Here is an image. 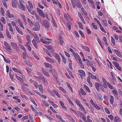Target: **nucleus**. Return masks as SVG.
<instances>
[{"instance_id":"1","label":"nucleus","mask_w":122,"mask_h":122,"mask_svg":"<svg viewBox=\"0 0 122 122\" xmlns=\"http://www.w3.org/2000/svg\"><path fill=\"white\" fill-rule=\"evenodd\" d=\"M41 23L43 26L46 28H48L49 27L50 24L49 22L47 20H44L41 22Z\"/></svg>"},{"instance_id":"2","label":"nucleus","mask_w":122,"mask_h":122,"mask_svg":"<svg viewBox=\"0 0 122 122\" xmlns=\"http://www.w3.org/2000/svg\"><path fill=\"white\" fill-rule=\"evenodd\" d=\"M40 29L39 23L38 22H36L35 24V27H33V30L35 31H39Z\"/></svg>"},{"instance_id":"3","label":"nucleus","mask_w":122,"mask_h":122,"mask_svg":"<svg viewBox=\"0 0 122 122\" xmlns=\"http://www.w3.org/2000/svg\"><path fill=\"white\" fill-rule=\"evenodd\" d=\"M22 1H23L22 0L21 1H19L20 5H18V7L20 10L23 11H25V7L23 5Z\"/></svg>"},{"instance_id":"4","label":"nucleus","mask_w":122,"mask_h":122,"mask_svg":"<svg viewBox=\"0 0 122 122\" xmlns=\"http://www.w3.org/2000/svg\"><path fill=\"white\" fill-rule=\"evenodd\" d=\"M112 63L117 69L120 71L121 70V68L119 66V63L114 61H113Z\"/></svg>"},{"instance_id":"5","label":"nucleus","mask_w":122,"mask_h":122,"mask_svg":"<svg viewBox=\"0 0 122 122\" xmlns=\"http://www.w3.org/2000/svg\"><path fill=\"white\" fill-rule=\"evenodd\" d=\"M42 70L43 73L46 76L50 77V75L47 71L45 70L44 68H42Z\"/></svg>"},{"instance_id":"6","label":"nucleus","mask_w":122,"mask_h":122,"mask_svg":"<svg viewBox=\"0 0 122 122\" xmlns=\"http://www.w3.org/2000/svg\"><path fill=\"white\" fill-rule=\"evenodd\" d=\"M55 54V57L58 60V61L59 64H60L61 60L60 59V55L56 53Z\"/></svg>"},{"instance_id":"7","label":"nucleus","mask_w":122,"mask_h":122,"mask_svg":"<svg viewBox=\"0 0 122 122\" xmlns=\"http://www.w3.org/2000/svg\"><path fill=\"white\" fill-rule=\"evenodd\" d=\"M114 51L117 56L121 58L122 57V56L119 51L116 49H114Z\"/></svg>"},{"instance_id":"8","label":"nucleus","mask_w":122,"mask_h":122,"mask_svg":"<svg viewBox=\"0 0 122 122\" xmlns=\"http://www.w3.org/2000/svg\"><path fill=\"white\" fill-rule=\"evenodd\" d=\"M87 73L88 74L89 76L92 79H96V76L93 75L92 73L88 72Z\"/></svg>"},{"instance_id":"9","label":"nucleus","mask_w":122,"mask_h":122,"mask_svg":"<svg viewBox=\"0 0 122 122\" xmlns=\"http://www.w3.org/2000/svg\"><path fill=\"white\" fill-rule=\"evenodd\" d=\"M6 15L10 18H11L14 17V15L13 14L10 13V11L8 10L6 13Z\"/></svg>"},{"instance_id":"10","label":"nucleus","mask_w":122,"mask_h":122,"mask_svg":"<svg viewBox=\"0 0 122 122\" xmlns=\"http://www.w3.org/2000/svg\"><path fill=\"white\" fill-rule=\"evenodd\" d=\"M46 59L49 62L51 63H54V61L48 57H46Z\"/></svg>"},{"instance_id":"11","label":"nucleus","mask_w":122,"mask_h":122,"mask_svg":"<svg viewBox=\"0 0 122 122\" xmlns=\"http://www.w3.org/2000/svg\"><path fill=\"white\" fill-rule=\"evenodd\" d=\"M77 5L76 6L78 8H81L82 7L81 4L79 0H76Z\"/></svg>"},{"instance_id":"12","label":"nucleus","mask_w":122,"mask_h":122,"mask_svg":"<svg viewBox=\"0 0 122 122\" xmlns=\"http://www.w3.org/2000/svg\"><path fill=\"white\" fill-rule=\"evenodd\" d=\"M44 64L45 66L46 67L48 68H52V66L50 64L46 63L44 62Z\"/></svg>"},{"instance_id":"13","label":"nucleus","mask_w":122,"mask_h":122,"mask_svg":"<svg viewBox=\"0 0 122 122\" xmlns=\"http://www.w3.org/2000/svg\"><path fill=\"white\" fill-rule=\"evenodd\" d=\"M18 22L20 26L23 29H25L22 23L19 19L18 20Z\"/></svg>"},{"instance_id":"14","label":"nucleus","mask_w":122,"mask_h":122,"mask_svg":"<svg viewBox=\"0 0 122 122\" xmlns=\"http://www.w3.org/2000/svg\"><path fill=\"white\" fill-rule=\"evenodd\" d=\"M121 120L118 117L116 116L115 117L114 121L115 122H120Z\"/></svg>"},{"instance_id":"15","label":"nucleus","mask_w":122,"mask_h":122,"mask_svg":"<svg viewBox=\"0 0 122 122\" xmlns=\"http://www.w3.org/2000/svg\"><path fill=\"white\" fill-rule=\"evenodd\" d=\"M33 8L32 5V6H27L26 8L27 9L28 11L29 12H30Z\"/></svg>"},{"instance_id":"16","label":"nucleus","mask_w":122,"mask_h":122,"mask_svg":"<svg viewBox=\"0 0 122 122\" xmlns=\"http://www.w3.org/2000/svg\"><path fill=\"white\" fill-rule=\"evenodd\" d=\"M34 38L35 39L36 42L37 43H39L40 42V41L39 38L36 35H35L34 36Z\"/></svg>"},{"instance_id":"17","label":"nucleus","mask_w":122,"mask_h":122,"mask_svg":"<svg viewBox=\"0 0 122 122\" xmlns=\"http://www.w3.org/2000/svg\"><path fill=\"white\" fill-rule=\"evenodd\" d=\"M39 88L41 93L42 94L43 93V89L42 85H39Z\"/></svg>"},{"instance_id":"18","label":"nucleus","mask_w":122,"mask_h":122,"mask_svg":"<svg viewBox=\"0 0 122 122\" xmlns=\"http://www.w3.org/2000/svg\"><path fill=\"white\" fill-rule=\"evenodd\" d=\"M35 16L37 20L38 21L41 22V19L40 16H39L37 14H35Z\"/></svg>"},{"instance_id":"19","label":"nucleus","mask_w":122,"mask_h":122,"mask_svg":"<svg viewBox=\"0 0 122 122\" xmlns=\"http://www.w3.org/2000/svg\"><path fill=\"white\" fill-rule=\"evenodd\" d=\"M17 1H12V5L13 7L15 8L17 6Z\"/></svg>"},{"instance_id":"20","label":"nucleus","mask_w":122,"mask_h":122,"mask_svg":"<svg viewBox=\"0 0 122 122\" xmlns=\"http://www.w3.org/2000/svg\"><path fill=\"white\" fill-rule=\"evenodd\" d=\"M64 17L67 20H68L70 17V16L69 15L68 13L67 14L65 13L64 15Z\"/></svg>"},{"instance_id":"21","label":"nucleus","mask_w":122,"mask_h":122,"mask_svg":"<svg viewBox=\"0 0 122 122\" xmlns=\"http://www.w3.org/2000/svg\"><path fill=\"white\" fill-rule=\"evenodd\" d=\"M95 86L96 89L99 92V87L100 86L99 84L98 83L96 82L95 83Z\"/></svg>"},{"instance_id":"22","label":"nucleus","mask_w":122,"mask_h":122,"mask_svg":"<svg viewBox=\"0 0 122 122\" xmlns=\"http://www.w3.org/2000/svg\"><path fill=\"white\" fill-rule=\"evenodd\" d=\"M6 49V50L10 52H11L12 51V50L10 46V45H8L5 47Z\"/></svg>"},{"instance_id":"23","label":"nucleus","mask_w":122,"mask_h":122,"mask_svg":"<svg viewBox=\"0 0 122 122\" xmlns=\"http://www.w3.org/2000/svg\"><path fill=\"white\" fill-rule=\"evenodd\" d=\"M86 61H87L88 62L87 63V66H92L93 65L91 61H89L88 60L86 59Z\"/></svg>"},{"instance_id":"24","label":"nucleus","mask_w":122,"mask_h":122,"mask_svg":"<svg viewBox=\"0 0 122 122\" xmlns=\"http://www.w3.org/2000/svg\"><path fill=\"white\" fill-rule=\"evenodd\" d=\"M15 29L16 30L18 31V32L21 35H23V33L22 31L20 30L19 29L18 27H17V26H15Z\"/></svg>"},{"instance_id":"25","label":"nucleus","mask_w":122,"mask_h":122,"mask_svg":"<svg viewBox=\"0 0 122 122\" xmlns=\"http://www.w3.org/2000/svg\"><path fill=\"white\" fill-rule=\"evenodd\" d=\"M110 102L111 104L112 105L113 104V103L114 101V97L112 96L111 95L110 96Z\"/></svg>"},{"instance_id":"26","label":"nucleus","mask_w":122,"mask_h":122,"mask_svg":"<svg viewBox=\"0 0 122 122\" xmlns=\"http://www.w3.org/2000/svg\"><path fill=\"white\" fill-rule=\"evenodd\" d=\"M11 45L12 46L15 48H17L18 47L17 45L15 43L11 42Z\"/></svg>"},{"instance_id":"27","label":"nucleus","mask_w":122,"mask_h":122,"mask_svg":"<svg viewBox=\"0 0 122 122\" xmlns=\"http://www.w3.org/2000/svg\"><path fill=\"white\" fill-rule=\"evenodd\" d=\"M6 35L7 37L9 39H11V36L10 34V33L9 31L7 30H6Z\"/></svg>"},{"instance_id":"28","label":"nucleus","mask_w":122,"mask_h":122,"mask_svg":"<svg viewBox=\"0 0 122 122\" xmlns=\"http://www.w3.org/2000/svg\"><path fill=\"white\" fill-rule=\"evenodd\" d=\"M83 85L84 88L87 92L89 93H90L91 92V91H90L89 88L87 86L84 84Z\"/></svg>"},{"instance_id":"29","label":"nucleus","mask_w":122,"mask_h":122,"mask_svg":"<svg viewBox=\"0 0 122 122\" xmlns=\"http://www.w3.org/2000/svg\"><path fill=\"white\" fill-rule=\"evenodd\" d=\"M8 0H2V1L4 6L6 8H7V5L6 2Z\"/></svg>"},{"instance_id":"30","label":"nucleus","mask_w":122,"mask_h":122,"mask_svg":"<svg viewBox=\"0 0 122 122\" xmlns=\"http://www.w3.org/2000/svg\"><path fill=\"white\" fill-rule=\"evenodd\" d=\"M78 71L82 75L84 76H85L86 75L84 71L83 70H78Z\"/></svg>"},{"instance_id":"31","label":"nucleus","mask_w":122,"mask_h":122,"mask_svg":"<svg viewBox=\"0 0 122 122\" xmlns=\"http://www.w3.org/2000/svg\"><path fill=\"white\" fill-rule=\"evenodd\" d=\"M66 96H67V99L68 101L69 102V103L71 104L73 106L74 104L72 102L71 100L69 98V97H68L66 95Z\"/></svg>"},{"instance_id":"32","label":"nucleus","mask_w":122,"mask_h":122,"mask_svg":"<svg viewBox=\"0 0 122 122\" xmlns=\"http://www.w3.org/2000/svg\"><path fill=\"white\" fill-rule=\"evenodd\" d=\"M112 92L113 93L114 96L116 97V96H117L118 95V93L116 90L115 89L114 90H113Z\"/></svg>"},{"instance_id":"33","label":"nucleus","mask_w":122,"mask_h":122,"mask_svg":"<svg viewBox=\"0 0 122 122\" xmlns=\"http://www.w3.org/2000/svg\"><path fill=\"white\" fill-rule=\"evenodd\" d=\"M78 24L79 25V28L83 30V28L82 23L81 22H78Z\"/></svg>"},{"instance_id":"34","label":"nucleus","mask_w":122,"mask_h":122,"mask_svg":"<svg viewBox=\"0 0 122 122\" xmlns=\"http://www.w3.org/2000/svg\"><path fill=\"white\" fill-rule=\"evenodd\" d=\"M32 43L35 47L36 48H37V44L36 43V41L35 40L33 39L32 41Z\"/></svg>"},{"instance_id":"35","label":"nucleus","mask_w":122,"mask_h":122,"mask_svg":"<svg viewBox=\"0 0 122 122\" xmlns=\"http://www.w3.org/2000/svg\"><path fill=\"white\" fill-rule=\"evenodd\" d=\"M80 92L81 94L83 95H86V94L85 92L84 91L83 89L82 88L80 89Z\"/></svg>"},{"instance_id":"36","label":"nucleus","mask_w":122,"mask_h":122,"mask_svg":"<svg viewBox=\"0 0 122 122\" xmlns=\"http://www.w3.org/2000/svg\"><path fill=\"white\" fill-rule=\"evenodd\" d=\"M82 46L83 48L85 49L86 51H87L89 52L90 51V49L88 47L84 46Z\"/></svg>"},{"instance_id":"37","label":"nucleus","mask_w":122,"mask_h":122,"mask_svg":"<svg viewBox=\"0 0 122 122\" xmlns=\"http://www.w3.org/2000/svg\"><path fill=\"white\" fill-rule=\"evenodd\" d=\"M107 84L109 88L110 89H113V88L112 86L111 85L110 83L108 82H107Z\"/></svg>"},{"instance_id":"38","label":"nucleus","mask_w":122,"mask_h":122,"mask_svg":"<svg viewBox=\"0 0 122 122\" xmlns=\"http://www.w3.org/2000/svg\"><path fill=\"white\" fill-rule=\"evenodd\" d=\"M59 39L60 41V45H62V43H63V41L61 37V36H60L59 38Z\"/></svg>"},{"instance_id":"39","label":"nucleus","mask_w":122,"mask_h":122,"mask_svg":"<svg viewBox=\"0 0 122 122\" xmlns=\"http://www.w3.org/2000/svg\"><path fill=\"white\" fill-rule=\"evenodd\" d=\"M1 20L4 24H6V22L5 20L3 17H2L1 18Z\"/></svg>"},{"instance_id":"40","label":"nucleus","mask_w":122,"mask_h":122,"mask_svg":"<svg viewBox=\"0 0 122 122\" xmlns=\"http://www.w3.org/2000/svg\"><path fill=\"white\" fill-rule=\"evenodd\" d=\"M25 37L28 41H31V38L30 36L28 35H26L25 36Z\"/></svg>"},{"instance_id":"41","label":"nucleus","mask_w":122,"mask_h":122,"mask_svg":"<svg viewBox=\"0 0 122 122\" xmlns=\"http://www.w3.org/2000/svg\"><path fill=\"white\" fill-rule=\"evenodd\" d=\"M59 103L62 106L63 108H66V107L65 106H64V104L63 102L62 101H60Z\"/></svg>"},{"instance_id":"42","label":"nucleus","mask_w":122,"mask_h":122,"mask_svg":"<svg viewBox=\"0 0 122 122\" xmlns=\"http://www.w3.org/2000/svg\"><path fill=\"white\" fill-rule=\"evenodd\" d=\"M67 86L69 88V89L71 91L72 93L73 92V91L72 90V88L71 87L70 85L68 83H67Z\"/></svg>"},{"instance_id":"43","label":"nucleus","mask_w":122,"mask_h":122,"mask_svg":"<svg viewBox=\"0 0 122 122\" xmlns=\"http://www.w3.org/2000/svg\"><path fill=\"white\" fill-rule=\"evenodd\" d=\"M50 72L53 74L54 73H56V71L54 69H52L50 70Z\"/></svg>"},{"instance_id":"44","label":"nucleus","mask_w":122,"mask_h":122,"mask_svg":"<svg viewBox=\"0 0 122 122\" xmlns=\"http://www.w3.org/2000/svg\"><path fill=\"white\" fill-rule=\"evenodd\" d=\"M36 10L38 12L39 15L43 12L41 10L38 8H36Z\"/></svg>"},{"instance_id":"45","label":"nucleus","mask_w":122,"mask_h":122,"mask_svg":"<svg viewBox=\"0 0 122 122\" xmlns=\"http://www.w3.org/2000/svg\"><path fill=\"white\" fill-rule=\"evenodd\" d=\"M81 114H82L81 115L82 116V119L84 120V121H85V122H86V117L84 115L83 113H81Z\"/></svg>"},{"instance_id":"46","label":"nucleus","mask_w":122,"mask_h":122,"mask_svg":"<svg viewBox=\"0 0 122 122\" xmlns=\"http://www.w3.org/2000/svg\"><path fill=\"white\" fill-rule=\"evenodd\" d=\"M104 110L108 114H110V112L107 108H104Z\"/></svg>"},{"instance_id":"47","label":"nucleus","mask_w":122,"mask_h":122,"mask_svg":"<svg viewBox=\"0 0 122 122\" xmlns=\"http://www.w3.org/2000/svg\"><path fill=\"white\" fill-rule=\"evenodd\" d=\"M79 32L80 34L81 35L82 37L83 38H85V36L84 34L82 33V31L81 30H79Z\"/></svg>"},{"instance_id":"48","label":"nucleus","mask_w":122,"mask_h":122,"mask_svg":"<svg viewBox=\"0 0 122 122\" xmlns=\"http://www.w3.org/2000/svg\"><path fill=\"white\" fill-rule=\"evenodd\" d=\"M111 42L114 45H115V40L113 38L112 36H111Z\"/></svg>"},{"instance_id":"49","label":"nucleus","mask_w":122,"mask_h":122,"mask_svg":"<svg viewBox=\"0 0 122 122\" xmlns=\"http://www.w3.org/2000/svg\"><path fill=\"white\" fill-rule=\"evenodd\" d=\"M75 101L76 102V104L78 105L79 106L80 104H81V102H80L79 101L78 99H76V100Z\"/></svg>"},{"instance_id":"50","label":"nucleus","mask_w":122,"mask_h":122,"mask_svg":"<svg viewBox=\"0 0 122 122\" xmlns=\"http://www.w3.org/2000/svg\"><path fill=\"white\" fill-rule=\"evenodd\" d=\"M1 14L2 15L4 16V14L5 13V11L3 9V8L2 7L1 8Z\"/></svg>"},{"instance_id":"51","label":"nucleus","mask_w":122,"mask_h":122,"mask_svg":"<svg viewBox=\"0 0 122 122\" xmlns=\"http://www.w3.org/2000/svg\"><path fill=\"white\" fill-rule=\"evenodd\" d=\"M52 21L54 25L56 28H57V26L55 20L54 19L52 20Z\"/></svg>"},{"instance_id":"52","label":"nucleus","mask_w":122,"mask_h":122,"mask_svg":"<svg viewBox=\"0 0 122 122\" xmlns=\"http://www.w3.org/2000/svg\"><path fill=\"white\" fill-rule=\"evenodd\" d=\"M95 108L97 109V110H100V107H99V106L97 105V104H94V105L93 106Z\"/></svg>"},{"instance_id":"53","label":"nucleus","mask_w":122,"mask_h":122,"mask_svg":"<svg viewBox=\"0 0 122 122\" xmlns=\"http://www.w3.org/2000/svg\"><path fill=\"white\" fill-rule=\"evenodd\" d=\"M61 56L62 57V60L64 63L65 64H66V59L63 56V55H61Z\"/></svg>"},{"instance_id":"54","label":"nucleus","mask_w":122,"mask_h":122,"mask_svg":"<svg viewBox=\"0 0 122 122\" xmlns=\"http://www.w3.org/2000/svg\"><path fill=\"white\" fill-rule=\"evenodd\" d=\"M27 21L28 22L30 23V25L31 26H32L33 25V23L31 21V20H30V19L29 18H27Z\"/></svg>"},{"instance_id":"55","label":"nucleus","mask_w":122,"mask_h":122,"mask_svg":"<svg viewBox=\"0 0 122 122\" xmlns=\"http://www.w3.org/2000/svg\"><path fill=\"white\" fill-rule=\"evenodd\" d=\"M4 61L7 63H10V60L8 59H6L5 58H4Z\"/></svg>"},{"instance_id":"56","label":"nucleus","mask_w":122,"mask_h":122,"mask_svg":"<svg viewBox=\"0 0 122 122\" xmlns=\"http://www.w3.org/2000/svg\"><path fill=\"white\" fill-rule=\"evenodd\" d=\"M23 58L25 59H26V56L27 55V53L26 52L23 53Z\"/></svg>"},{"instance_id":"57","label":"nucleus","mask_w":122,"mask_h":122,"mask_svg":"<svg viewBox=\"0 0 122 122\" xmlns=\"http://www.w3.org/2000/svg\"><path fill=\"white\" fill-rule=\"evenodd\" d=\"M86 30L87 32V33L89 34H90L91 33V31L87 27H86Z\"/></svg>"},{"instance_id":"58","label":"nucleus","mask_w":122,"mask_h":122,"mask_svg":"<svg viewBox=\"0 0 122 122\" xmlns=\"http://www.w3.org/2000/svg\"><path fill=\"white\" fill-rule=\"evenodd\" d=\"M60 89V90H61V91L63 92H64V93H66V91L65 90H64L63 88L61 86H60L59 87Z\"/></svg>"},{"instance_id":"59","label":"nucleus","mask_w":122,"mask_h":122,"mask_svg":"<svg viewBox=\"0 0 122 122\" xmlns=\"http://www.w3.org/2000/svg\"><path fill=\"white\" fill-rule=\"evenodd\" d=\"M50 108L52 111L53 112H54L55 113H57V112L53 109L52 107L50 106Z\"/></svg>"},{"instance_id":"60","label":"nucleus","mask_w":122,"mask_h":122,"mask_svg":"<svg viewBox=\"0 0 122 122\" xmlns=\"http://www.w3.org/2000/svg\"><path fill=\"white\" fill-rule=\"evenodd\" d=\"M33 54L34 56V57L37 60H39L40 59L36 55L35 53H33Z\"/></svg>"},{"instance_id":"61","label":"nucleus","mask_w":122,"mask_h":122,"mask_svg":"<svg viewBox=\"0 0 122 122\" xmlns=\"http://www.w3.org/2000/svg\"><path fill=\"white\" fill-rule=\"evenodd\" d=\"M20 48L22 49H23L24 51H26V49L24 47L21 45H20Z\"/></svg>"},{"instance_id":"62","label":"nucleus","mask_w":122,"mask_h":122,"mask_svg":"<svg viewBox=\"0 0 122 122\" xmlns=\"http://www.w3.org/2000/svg\"><path fill=\"white\" fill-rule=\"evenodd\" d=\"M78 106L80 107L82 109V111H83L84 110V109L83 106L81 104H80Z\"/></svg>"},{"instance_id":"63","label":"nucleus","mask_w":122,"mask_h":122,"mask_svg":"<svg viewBox=\"0 0 122 122\" xmlns=\"http://www.w3.org/2000/svg\"><path fill=\"white\" fill-rule=\"evenodd\" d=\"M108 117L110 119L112 120L113 119V117L112 115L108 116Z\"/></svg>"},{"instance_id":"64","label":"nucleus","mask_w":122,"mask_h":122,"mask_svg":"<svg viewBox=\"0 0 122 122\" xmlns=\"http://www.w3.org/2000/svg\"><path fill=\"white\" fill-rule=\"evenodd\" d=\"M46 47L47 48L48 50H51L52 48V46H47Z\"/></svg>"}]
</instances>
